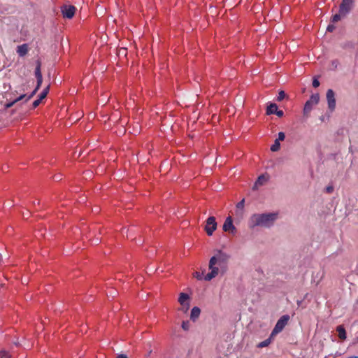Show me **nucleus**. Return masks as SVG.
Returning a JSON list of instances; mask_svg holds the SVG:
<instances>
[{
  "label": "nucleus",
  "mask_w": 358,
  "mask_h": 358,
  "mask_svg": "<svg viewBox=\"0 0 358 358\" xmlns=\"http://www.w3.org/2000/svg\"><path fill=\"white\" fill-rule=\"evenodd\" d=\"M229 259V256L227 253L217 250L216 254L210 259L208 268L210 272L205 275L204 280L210 281L220 273H224L227 270Z\"/></svg>",
  "instance_id": "obj_1"
},
{
  "label": "nucleus",
  "mask_w": 358,
  "mask_h": 358,
  "mask_svg": "<svg viewBox=\"0 0 358 358\" xmlns=\"http://www.w3.org/2000/svg\"><path fill=\"white\" fill-rule=\"evenodd\" d=\"M277 217V213L254 214L250 217V227L254 228L257 226L269 227Z\"/></svg>",
  "instance_id": "obj_2"
},
{
  "label": "nucleus",
  "mask_w": 358,
  "mask_h": 358,
  "mask_svg": "<svg viewBox=\"0 0 358 358\" xmlns=\"http://www.w3.org/2000/svg\"><path fill=\"white\" fill-rule=\"evenodd\" d=\"M320 101V95L319 94H312L310 97V99L308 100L303 108V115L306 117L309 115V113L313 109V106L314 105H317L319 103Z\"/></svg>",
  "instance_id": "obj_3"
},
{
  "label": "nucleus",
  "mask_w": 358,
  "mask_h": 358,
  "mask_svg": "<svg viewBox=\"0 0 358 358\" xmlns=\"http://www.w3.org/2000/svg\"><path fill=\"white\" fill-rule=\"evenodd\" d=\"M289 320V316L288 315H282L277 322L275 327L273 328L271 337L275 336L282 331L285 327L287 325L288 321Z\"/></svg>",
  "instance_id": "obj_4"
},
{
  "label": "nucleus",
  "mask_w": 358,
  "mask_h": 358,
  "mask_svg": "<svg viewBox=\"0 0 358 358\" xmlns=\"http://www.w3.org/2000/svg\"><path fill=\"white\" fill-rule=\"evenodd\" d=\"M355 0H342L339 6V12L343 14V16H346L352 9Z\"/></svg>",
  "instance_id": "obj_5"
},
{
  "label": "nucleus",
  "mask_w": 358,
  "mask_h": 358,
  "mask_svg": "<svg viewBox=\"0 0 358 358\" xmlns=\"http://www.w3.org/2000/svg\"><path fill=\"white\" fill-rule=\"evenodd\" d=\"M217 226V224L215 217L213 216L209 217L206 220V226H205V231H206V234L208 236H212L214 231L216 230Z\"/></svg>",
  "instance_id": "obj_6"
},
{
  "label": "nucleus",
  "mask_w": 358,
  "mask_h": 358,
  "mask_svg": "<svg viewBox=\"0 0 358 358\" xmlns=\"http://www.w3.org/2000/svg\"><path fill=\"white\" fill-rule=\"evenodd\" d=\"M76 10V7L72 5H64L61 7L63 17L68 19H71L74 16Z\"/></svg>",
  "instance_id": "obj_7"
},
{
  "label": "nucleus",
  "mask_w": 358,
  "mask_h": 358,
  "mask_svg": "<svg viewBox=\"0 0 358 358\" xmlns=\"http://www.w3.org/2000/svg\"><path fill=\"white\" fill-rule=\"evenodd\" d=\"M326 96L329 109L331 111L334 110L336 108V99L334 92L331 89H329L327 92Z\"/></svg>",
  "instance_id": "obj_8"
},
{
  "label": "nucleus",
  "mask_w": 358,
  "mask_h": 358,
  "mask_svg": "<svg viewBox=\"0 0 358 358\" xmlns=\"http://www.w3.org/2000/svg\"><path fill=\"white\" fill-rule=\"evenodd\" d=\"M222 229L224 231H229L231 234H235L236 229L233 224V220L231 216H229L226 218L222 226Z\"/></svg>",
  "instance_id": "obj_9"
},
{
  "label": "nucleus",
  "mask_w": 358,
  "mask_h": 358,
  "mask_svg": "<svg viewBox=\"0 0 358 358\" xmlns=\"http://www.w3.org/2000/svg\"><path fill=\"white\" fill-rule=\"evenodd\" d=\"M28 50H29L28 45L26 43L18 45L17 47V53L20 57H24V55H26L28 52Z\"/></svg>",
  "instance_id": "obj_10"
},
{
  "label": "nucleus",
  "mask_w": 358,
  "mask_h": 358,
  "mask_svg": "<svg viewBox=\"0 0 358 358\" xmlns=\"http://www.w3.org/2000/svg\"><path fill=\"white\" fill-rule=\"evenodd\" d=\"M201 310L198 307H194L191 310L190 318L195 321L200 315Z\"/></svg>",
  "instance_id": "obj_11"
},
{
  "label": "nucleus",
  "mask_w": 358,
  "mask_h": 358,
  "mask_svg": "<svg viewBox=\"0 0 358 358\" xmlns=\"http://www.w3.org/2000/svg\"><path fill=\"white\" fill-rule=\"evenodd\" d=\"M336 331L338 332V336L340 339L345 340L346 338L345 329L343 326H338L336 328Z\"/></svg>",
  "instance_id": "obj_12"
},
{
  "label": "nucleus",
  "mask_w": 358,
  "mask_h": 358,
  "mask_svg": "<svg viewBox=\"0 0 358 358\" xmlns=\"http://www.w3.org/2000/svg\"><path fill=\"white\" fill-rule=\"evenodd\" d=\"M189 299V296L187 294L180 293L178 298V302L180 303L181 306H185Z\"/></svg>",
  "instance_id": "obj_13"
},
{
  "label": "nucleus",
  "mask_w": 358,
  "mask_h": 358,
  "mask_svg": "<svg viewBox=\"0 0 358 358\" xmlns=\"http://www.w3.org/2000/svg\"><path fill=\"white\" fill-rule=\"evenodd\" d=\"M277 110H278V106L275 103H270L267 106L266 114L267 115L275 114V112L277 111Z\"/></svg>",
  "instance_id": "obj_14"
},
{
  "label": "nucleus",
  "mask_w": 358,
  "mask_h": 358,
  "mask_svg": "<svg viewBox=\"0 0 358 358\" xmlns=\"http://www.w3.org/2000/svg\"><path fill=\"white\" fill-rule=\"evenodd\" d=\"M266 181V178L264 175L259 176L255 183V187L257 188L259 186L264 185Z\"/></svg>",
  "instance_id": "obj_15"
},
{
  "label": "nucleus",
  "mask_w": 358,
  "mask_h": 358,
  "mask_svg": "<svg viewBox=\"0 0 358 358\" xmlns=\"http://www.w3.org/2000/svg\"><path fill=\"white\" fill-rule=\"evenodd\" d=\"M41 63L39 60H38L36 62V66L35 72H34L35 76L36 78L43 77L41 71Z\"/></svg>",
  "instance_id": "obj_16"
},
{
  "label": "nucleus",
  "mask_w": 358,
  "mask_h": 358,
  "mask_svg": "<svg viewBox=\"0 0 358 358\" xmlns=\"http://www.w3.org/2000/svg\"><path fill=\"white\" fill-rule=\"evenodd\" d=\"M26 96V94H22L20 95L19 97H17V99H15L14 101H11V102H9L8 103H6V107L7 108H11L15 103H17V101H21L22 100L24 97Z\"/></svg>",
  "instance_id": "obj_17"
},
{
  "label": "nucleus",
  "mask_w": 358,
  "mask_h": 358,
  "mask_svg": "<svg viewBox=\"0 0 358 358\" xmlns=\"http://www.w3.org/2000/svg\"><path fill=\"white\" fill-rule=\"evenodd\" d=\"M280 148V141L278 140H275L274 143L271 147V150L273 152L278 151Z\"/></svg>",
  "instance_id": "obj_18"
},
{
  "label": "nucleus",
  "mask_w": 358,
  "mask_h": 358,
  "mask_svg": "<svg viewBox=\"0 0 358 358\" xmlns=\"http://www.w3.org/2000/svg\"><path fill=\"white\" fill-rule=\"evenodd\" d=\"M271 337H270L269 338L266 339L265 341H264L262 342H260L257 345V347L262 348L268 346L271 343Z\"/></svg>",
  "instance_id": "obj_19"
},
{
  "label": "nucleus",
  "mask_w": 358,
  "mask_h": 358,
  "mask_svg": "<svg viewBox=\"0 0 358 358\" xmlns=\"http://www.w3.org/2000/svg\"><path fill=\"white\" fill-rule=\"evenodd\" d=\"M343 14H341L340 12L337 14H335L331 17V22H337L339 20H341V17H343Z\"/></svg>",
  "instance_id": "obj_20"
},
{
  "label": "nucleus",
  "mask_w": 358,
  "mask_h": 358,
  "mask_svg": "<svg viewBox=\"0 0 358 358\" xmlns=\"http://www.w3.org/2000/svg\"><path fill=\"white\" fill-rule=\"evenodd\" d=\"M339 65V62L338 59H334L331 62V68L332 70H336Z\"/></svg>",
  "instance_id": "obj_21"
},
{
  "label": "nucleus",
  "mask_w": 358,
  "mask_h": 358,
  "mask_svg": "<svg viewBox=\"0 0 358 358\" xmlns=\"http://www.w3.org/2000/svg\"><path fill=\"white\" fill-rule=\"evenodd\" d=\"M286 97V94L284 91L281 90L278 93V96L277 97V101H281L282 100H283Z\"/></svg>",
  "instance_id": "obj_22"
},
{
  "label": "nucleus",
  "mask_w": 358,
  "mask_h": 358,
  "mask_svg": "<svg viewBox=\"0 0 358 358\" xmlns=\"http://www.w3.org/2000/svg\"><path fill=\"white\" fill-rule=\"evenodd\" d=\"M10 355L6 351H0V358H10Z\"/></svg>",
  "instance_id": "obj_23"
},
{
  "label": "nucleus",
  "mask_w": 358,
  "mask_h": 358,
  "mask_svg": "<svg viewBox=\"0 0 358 358\" xmlns=\"http://www.w3.org/2000/svg\"><path fill=\"white\" fill-rule=\"evenodd\" d=\"M38 90H36V87H35V89L33 90V92L28 96L26 95V96L24 98H26V101L30 100L35 94L37 92Z\"/></svg>",
  "instance_id": "obj_24"
},
{
  "label": "nucleus",
  "mask_w": 358,
  "mask_h": 358,
  "mask_svg": "<svg viewBox=\"0 0 358 358\" xmlns=\"http://www.w3.org/2000/svg\"><path fill=\"white\" fill-rule=\"evenodd\" d=\"M193 275H194V278H196L198 280H202L203 279V272L199 273L198 271H196V272H194L193 273Z\"/></svg>",
  "instance_id": "obj_25"
},
{
  "label": "nucleus",
  "mask_w": 358,
  "mask_h": 358,
  "mask_svg": "<svg viewBox=\"0 0 358 358\" xmlns=\"http://www.w3.org/2000/svg\"><path fill=\"white\" fill-rule=\"evenodd\" d=\"M182 328L185 331L188 330L189 328V322L188 321H183L182 322Z\"/></svg>",
  "instance_id": "obj_26"
},
{
  "label": "nucleus",
  "mask_w": 358,
  "mask_h": 358,
  "mask_svg": "<svg viewBox=\"0 0 358 358\" xmlns=\"http://www.w3.org/2000/svg\"><path fill=\"white\" fill-rule=\"evenodd\" d=\"M244 203H245V200L244 199H242L241 201H239L237 204H236V208L238 209H241V210H243V207H244Z\"/></svg>",
  "instance_id": "obj_27"
},
{
  "label": "nucleus",
  "mask_w": 358,
  "mask_h": 358,
  "mask_svg": "<svg viewBox=\"0 0 358 358\" xmlns=\"http://www.w3.org/2000/svg\"><path fill=\"white\" fill-rule=\"evenodd\" d=\"M36 80H37V84H36V90H39V88L41 87V84L43 83V77L37 78Z\"/></svg>",
  "instance_id": "obj_28"
},
{
  "label": "nucleus",
  "mask_w": 358,
  "mask_h": 358,
  "mask_svg": "<svg viewBox=\"0 0 358 358\" xmlns=\"http://www.w3.org/2000/svg\"><path fill=\"white\" fill-rule=\"evenodd\" d=\"M285 138V134L284 132H279L278 133V137L276 140H278V141H283Z\"/></svg>",
  "instance_id": "obj_29"
},
{
  "label": "nucleus",
  "mask_w": 358,
  "mask_h": 358,
  "mask_svg": "<svg viewBox=\"0 0 358 358\" xmlns=\"http://www.w3.org/2000/svg\"><path fill=\"white\" fill-rule=\"evenodd\" d=\"M41 101L38 99L35 100L32 103L33 108H36V107H38L39 106V104L41 103Z\"/></svg>",
  "instance_id": "obj_30"
},
{
  "label": "nucleus",
  "mask_w": 358,
  "mask_h": 358,
  "mask_svg": "<svg viewBox=\"0 0 358 358\" xmlns=\"http://www.w3.org/2000/svg\"><path fill=\"white\" fill-rule=\"evenodd\" d=\"M320 82L319 80L317 79V78H314L313 80V86L314 87H317L320 86Z\"/></svg>",
  "instance_id": "obj_31"
},
{
  "label": "nucleus",
  "mask_w": 358,
  "mask_h": 358,
  "mask_svg": "<svg viewBox=\"0 0 358 358\" xmlns=\"http://www.w3.org/2000/svg\"><path fill=\"white\" fill-rule=\"evenodd\" d=\"M182 306V310L185 313H186L188 310L189 308V302H187L185 306Z\"/></svg>",
  "instance_id": "obj_32"
},
{
  "label": "nucleus",
  "mask_w": 358,
  "mask_h": 358,
  "mask_svg": "<svg viewBox=\"0 0 358 358\" xmlns=\"http://www.w3.org/2000/svg\"><path fill=\"white\" fill-rule=\"evenodd\" d=\"M335 26L333 25V24H329L327 28V30L329 32H332L334 29H335Z\"/></svg>",
  "instance_id": "obj_33"
},
{
  "label": "nucleus",
  "mask_w": 358,
  "mask_h": 358,
  "mask_svg": "<svg viewBox=\"0 0 358 358\" xmlns=\"http://www.w3.org/2000/svg\"><path fill=\"white\" fill-rule=\"evenodd\" d=\"M278 117H282L284 115V112L281 110H277V111L275 113Z\"/></svg>",
  "instance_id": "obj_34"
},
{
  "label": "nucleus",
  "mask_w": 358,
  "mask_h": 358,
  "mask_svg": "<svg viewBox=\"0 0 358 358\" xmlns=\"http://www.w3.org/2000/svg\"><path fill=\"white\" fill-rule=\"evenodd\" d=\"M334 191V187L333 186L330 185V186H327L326 187V192L327 193H331L332 192Z\"/></svg>",
  "instance_id": "obj_35"
},
{
  "label": "nucleus",
  "mask_w": 358,
  "mask_h": 358,
  "mask_svg": "<svg viewBox=\"0 0 358 358\" xmlns=\"http://www.w3.org/2000/svg\"><path fill=\"white\" fill-rule=\"evenodd\" d=\"M47 96V94H45V92H41L39 95V97H38V99H40L41 101H42L43 99H44L45 97Z\"/></svg>",
  "instance_id": "obj_36"
},
{
  "label": "nucleus",
  "mask_w": 358,
  "mask_h": 358,
  "mask_svg": "<svg viewBox=\"0 0 358 358\" xmlns=\"http://www.w3.org/2000/svg\"><path fill=\"white\" fill-rule=\"evenodd\" d=\"M49 89H50V86H47L43 90V92H45V94H48V92H49Z\"/></svg>",
  "instance_id": "obj_37"
},
{
  "label": "nucleus",
  "mask_w": 358,
  "mask_h": 358,
  "mask_svg": "<svg viewBox=\"0 0 358 358\" xmlns=\"http://www.w3.org/2000/svg\"><path fill=\"white\" fill-rule=\"evenodd\" d=\"M116 358H128V357L127 355H125L124 354H120V355H118Z\"/></svg>",
  "instance_id": "obj_38"
},
{
  "label": "nucleus",
  "mask_w": 358,
  "mask_h": 358,
  "mask_svg": "<svg viewBox=\"0 0 358 358\" xmlns=\"http://www.w3.org/2000/svg\"><path fill=\"white\" fill-rule=\"evenodd\" d=\"M54 179H55V180H61V177H60V176H55L54 177Z\"/></svg>",
  "instance_id": "obj_39"
}]
</instances>
